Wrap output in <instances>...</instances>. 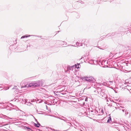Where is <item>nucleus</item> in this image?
Here are the masks:
<instances>
[{
  "label": "nucleus",
  "instance_id": "28",
  "mask_svg": "<svg viewBox=\"0 0 131 131\" xmlns=\"http://www.w3.org/2000/svg\"><path fill=\"white\" fill-rule=\"evenodd\" d=\"M24 128L25 129H30V128H29L28 127H27V126H25L24 127Z\"/></svg>",
  "mask_w": 131,
  "mask_h": 131
},
{
  "label": "nucleus",
  "instance_id": "36",
  "mask_svg": "<svg viewBox=\"0 0 131 131\" xmlns=\"http://www.w3.org/2000/svg\"><path fill=\"white\" fill-rule=\"evenodd\" d=\"M14 89V88H12V89Z\"/></svg>",
  "mask_w": 131,
  "mask_h": 131
},
{
  "label": "nucleus",
  "instance_id": "25",
  "mask_svg": "<svg viewBox=\"0 0 131 131\" xmlns=\"http://www.w3.org/2000/svg\"><path fill=\"white\" fill-rule=\"evenodd\" d=\"M97 61L93 60V64L97 65Z\"/></svg>",
  "mask_w": 131,
  "mask_h": 131
},
{
  "label": "nucleus",
  "instance_id": "14",
  "mask_svg": "<svg viewBox=\"0 0 131 131\" xmlns=\"http://www.w3.org/2000/svg\"><path fill=\"white\" fill-rule=\"evenodd\" d=\"M128 84V83H126V82H125V83H124L121 85V87H122V88H127V85Z\"/></svg>",
  "mask_w": 131,
  "mask_h": 131
},
{
  "label": "nucleus",
  "instance_id": "39",
  "mask_svg": "<svg viewBox=\"0 0 131 131\" xmlns=\"http://www.w3.org/2000/svg\"><path fill=\"white\" fill-rule=\"evenodd\" d=\"M81 131H83L82 130H80Z\"/></svg>",
  "mask_w": 131,
  "mask_h": 131
},
{
  "label": "nucleus",
  "instance_id": "30",
  "mask_svg": "<svg viewBox=\"0 0 131 131\" xmlns=\"http://www.w3.org/2000/svg\"><path fill=\"white\" fill-rule=\"evenodd\" d=\"M78 2H79L81 3V4H83V2L82 1H78Z\"/></svg>",
  "mask_w": 131,
  "mask_h": 131
},
{
  "label": "nucleus",
  "instance_id": "22",
  "mask_svg": "<svg viewBox=\"0 0 131 131\" xmlns=\"http://www.w3.org/2000/svg\"><path fill=\"white\" fill-rule=\"evenodd\" d=\"M37 82L39 84V86H42L43 85L42 82L41 81H37Z\"/></svg>",
  "mask_w": 131,
  "mask_h": 131
},
{
  "label": "nucleus",
  "instance_id": "10",
  "mask_svg": "<svg viewBox=\"0 0 131 131\" xmlns=\"http://www.w3.org/2000/svg\"><path fill=\"white\" fill-rule=\"evenodd\" d=\"M94 80V78L92 77H87L86 81H88L90 82H93L95 81V80Z\"/></svg>",
  "mask_w": 131,
  "mask_h": 131
},
{
  "label": "nucleus",
  "instance_id": "19",
  "mask_svg": "<svg viewBox=\"0 0 131 131\" xmlns=\"http://www.w3.org/2000/svg\"><path fill=\"white\" fill-rule=\"evenodd\" d=\"M37 124L34 123V126L35 127L38 128L39 127L40 124L38 121L37 122Z\"/></svg>",
  "mask_w": 131,
  "mask_h": 131
},
{
  "label": "nucleus",
  "instance_id": "9",
  "mask_svg": "<svg viewBox=\"0 0 131 131\" xmlns=\"http://www.w3.org/2000/svg\"><path fill=\"white\" fill-rule=\"evenodd\" d=\"M77 78H78V79H81L82 81L83 82H84L85 81H86L87 80V77L86 76H77L76 77Z\"/></svg>",
  "mask_w": 131,
  "mask_h": 131
},
{
  "label": "nucleus",
  "instance_id": "38",
  "mask_svg": "<svg viewBox=\"0 0 131 131\" xmlns=\"http://www.w3.org/2000/svg\"><path fill=\"white\" fill-rule=\"evenodd\" d=\"M86 101V99H85V101Z\"/></svg>",
  "mask_w": 131,
  "mask_h": 131
},
{
  "label": "nucleus",
  "instance_id": "40",
  "mask_svg": "<svg viewBox=\"0 0 131 131\" xmlns=\"http://www.w3.org/2000/svg\"><path fill=\"white\" fill-rule=\"evenodd\" d=\"M75 127H75H74V128H76Z\"/></svg>",
  "mask_w": 131,
  "mask_h": 131
},
{
  "label": "nucleus",
  "instance_id": "31",
  "mask_svg": "<svg viewBox=\"0 0 131 131\" xmlns=\"http://www.w3.org/2000/svg\"><path fill=\"white\" fill-rule=\"evenodd\" d=\"M28 104H29L28 105H31L32 104V103H31L30 102H29Z\"/></svg>",
  "mask_w": 131,
  "mask_h": 131
},
{
  "label": "nucleus",
  "instance_id": "20",
  "mask_svg": "<svg viewBox=\"0 0 131 131\" xmlns=\"http://www.w3.org/2000/svg\"><path fill=\"white\" fill-rule=\"evenodd\" d=\"M83 43H80L78 41L77 42H76V44L77 46H82L83 45Z\"/></svg>",
  "mask_w": 131,
  "mask_h": 131
},
{
  "label": "nucleus",
  "instance_id": "33",
  "mask_svg": "<svg viewBox=\"0 0 131 131\" xmlns=\"http://www.w3.org/2000/svg\"><path fill=\"white\" fill-rule=\"evenodd\" d=\"M0 104H4V103L3 102H2L1 103H0Z\"/></svg>",
  "mask_w": 131,
  "mask_h": 131
},
{
  "label": "nucleus",
  "instance_id": "21",
  "mask_svg": "<svg viewBox=\"0 0 131 131\" xmlns=\"http://www.w3.org/2000/svg\"><path fill=\"white\" fill-rule=\"evenodd\" d=\"M72 67H74V66H72L71 67L68 66L67 68V71H69V70H70L71 69Z\"/></svg>",
  "mask_w": 131,
  "mask_h": 131
},
{
  "label": "nucleus",
  "instance_id": "35",
  "mask_svg": "<svg viewBox=\"0 0 131 131\" xmlns=\"http://www.w3.org/2000/svg\"><path fill=\"white\" fill-rule=\"evenodd\" d=\"M39 37L40 38H41V36H40Z\"/></svg>",
  "mask_w": 131,
  "mask_h": 131
},
{
  "label": "nucleus",
  "instance_id": "2",
  "mask_svg": "<svg viewBox=\"0 0 131 131\" xmlns=\"http://www.w3.org/2000/svg\"><path fill=\"white\" fill-rule=\"evenodd\" d=\"M97 91L98 94L100 95L101 97L103 99H105V100L107 102H108V101L106 99L107 97V96L106 93H105V90L104 89H100L97 90Z\"/></svg>",
  "mask_w": 131,
  "mask_h": 131
},
{
  "label": "nucleus",
  "instance_id": "18",
  "mask_svg": "<svg viewBox=\"0 0 131 131\" xmlns=\"http://www.w3.org/2000/svg\"><path fill=\"white\" fill-rule=\"evenodd\" d=\"M118 109L120 110H122L123 112H124L125 110L124 107L122 106L118 107Z\"/></svg>",
  "mask_w": 131,
  "mask_h": 131
},
{
  "label": "nucleus",
  "instance_id": "23",
  "mask_svg": "<svg viewBox=\"0 0 131 131\" xmlns=\"http://www.w3.org/2000/svg\"><path fill=\"white\" fill-rule=\"evenodd\" d=\"M111 121V118L110 116L108 117V119L107 121V123H110Z\"/></svg>",
  "mask_w": 131,
  "mask_h": 131
},
{
  "label": "nucleus",
  "instance_id": "16",
  "mask_svg": "<svg viewBox=\"0 0 131 131\" xmlns=\"http://www.w3.org/2000/svg\"><path fill=\"white\" fill-rule=\"evenodd\" d=\"M34 35H26L24 36H23L21 38V39L24 38H27L28 37H29L31 36H33Z\"/></svg>",
  "mask_w": 131,
  "mask_h": 131
},
{
  "label": "nucleus",
  "instance_id": "42",
  "mask_svg": "<svg viewBox=\"0 0 131 131\" xmlns=\"http://www.w3.org/2000/svg\"><path fill=\"white\" fill-rule=\"evenodd\" d=\"M37 36V37H38V36Z\"/></svg>",
  "mask_w": 131,
  "mask_h": 131
},
{
  "label": "nucleus",
  "instance_id": "4",
  "mask_svg": "<svg viewBox=\"0 0 131 131\" xmlns=\"http://www.w3.org/2000/svg\"><path fill=\"white\" fill-rule=\"evenodd\" d=\"M29 87H32L33 88V83H31L29 84H28L27 83H25L24 82H23L21 86V88H28Z\"/></svg>",
  "mask_w": 131,
  "mask_h": 131
},
{
  "label": "nucleus",
  "instance_id": "29",
  "mask_svg": "<svg viewBox=\"0 0 131 131\" xmlns=\"http://www.w3.org/2000/svg\"><path fill=\"white\" fill-rule=\"evenodd\" d=\"M67 46H73V47H75V46L71 45H68Z\"/></svg>",
  "mask_w": 131,
  "mask_h": 131
},
{
  "label": "nucleus",
  "instance_id": "37",
  "mask_svg": "<svg viewBox=\"0 0 131 131\" xmlns=\"http://www.w3.org/2000/svg\"><path fill=\"white\" fill-rule=\"evenodd\" d=\"M60 31H58L57 32H59Z\"/></svg>",
  "mask_w": 131,
  "mask_h": 131
},
{
  "label": "nucleus",
  "instance_id": "24",
  "mask_svg": "<svg viewBox=\"0 0 131 131\" xmlns=\"http://www.w3.org/2000/svg\"><path fill=\"white\" fill-rule=\"evenodd\" d=\"M80 66V64L78 63L77 64V65L75 64V67L76 68H77L78 69L79 68V66Z\"/></svg>",
  "mask_w": 131,
  "mask_h": 131
},
{
  "label": "nucleus",
  "instance_id": "12",
  "mask_svg": "<svg viewBox=\"0 0 131 131\" xmlns=\"http://www.w3.org/2000/svg\"><path fill=\"white\" fill-rule=\"evenodd\" d=\"M127 89L128 90H131V82L129 81L128 84L127 85Z\"/></svg>",
  "mask_w": 131,
  "mask_h": 131
},
{
  "label": "nucleus",
  "instance_id": "1",
  "mask_svg": "<svg viewBox=\"0 0 131 131\" xmlns=\"http://www.w3.org/2000/svg\"><path fill=\"white\" fill-rule=\"evenodd\" d=\"M51 116H53L57 118H59L66 122L67 123V125L68 126V129L71 128V126H72V124L70 123L71 120H72V119L71 118H70V117L68 118V119L63 116H58L54 115Z\"/></svg>",
  "mask_w": 131,
  "mask_h": 131
},
{
  "label": "nucleus",
  "instance_id": "26",
  "mask_svg": "<svg viewBox=\"0 0 131 131\" xmlns=\"http://www.w3.org/2000/svg\"><path fill=\"white\" fill-rule=\"evenodd\" d=\"M89 63L91 64H93V60H90L89 61Z\"/></svg>",
  "mask_w": 131,
  "mask_h": 131
},
{
  "label": "nucleus",
  "instance_id": "17",
  "mask_svg": "<svg viewBox=\"0 0 131 131\" xmlns=\"http://www.w3.org/2000/svg\"><path fill=\"white\" fill-rule=\"evenodd\" d=\"M0 117L3 118H6V117H7L9 119H12V118H9L5 115H3L2 114H0Z\"/></svg>",
  "mask_w": 131,
  "mask_h": 131
},
{
  "label": "nucleus",
  "instance_id": "6",
  "mask_svg": "<svg viewBox=\"0 0 131 131\" xmlns=\"http://www.w3.org/2000/svg\"><path fill=\"white\" fill-rule=\"evenodd\" d=\"M97 110H92L89 112H87V114L91 116H93L94 115L97 114Z\"/></svg>",
  "mask_w": 131,
  "mask_h": 131
},
{
  "label": "nucleus",
  "instance_id": "11",
  "mask_svg": "<svg viewBox=\"0 0 131 131\" xmlns=\"http://www.w3.org/2000/svg\"><path fill=\"white\" fill-rule=\"evenodd\" d=\"M117 34V32H114L112 33H109L106 36H107V37H108L110 36H113Z\"/></svg>",
  "mask_w": 131,
  "mask_h": 131
},
{
  "label": "nucleus",
  "instance_id": "34",
  "mask_svg": "<svg viewBox=\"0 0 131 131\" xmlns=\"http://www.w3.org/2000/svg\"><path fill=\"white\" fill-rule=\"evenodd\" d=\"M34 100H31V102H34Z\"/></svg>",
  "mask_w": 131,
  "mask_h": 131
},
{
  "label": "nucleus",
  "instance_id": "15",
  "mask_svg": "<svg viewBox=\"0 0 131 131\" xmlns=\"http://www.w3.org/2000/svg\"><path fill=\"white\" fill-rule=\"evenodd\" d=\"M86 115V113L85 112H84V113H82L81 112H79V113L78 115L79 116H85Z\"/></svg>",
  "mask_w": 131,
  "mask_h": 131
},
{
  "label": "nucleus",
  "instance_id": "13",
  "mask_svg": "<svg viewBox=\"0 0 131 131\" xmlns=\"http://www.w3.org/2000/svg\"><path fill=\"white\" fill-rule=\"evenodd\" d=\"M39 83H38L37 81L33 83V88H35L36 87L39 86Z\"/></svg>",
  "mask_w": 131,
  "mask_h": 131
},
{
  "label": "nucleus",
  "instance_id": "32",
  "mask_svg": "<svg viewBox=\"0 0 131 131\" xmlns=\"http://www.w3.org/2000/svg\"><path fill=\"white\" fill-rule=\"evenodd\" d=\"M28 131H33L30 128V129H29Z\"/></svg>",
  "mask_w": 131,
  "mask_h": 131
},
{
  "label": "nucleus",
  "instance_id": "8",
  "mask_svg": "<svg viewBox=\"0 0 131 131\" xmlns=\"http://www.w3.org/2000/svg\"><path fill=\"white\" fill-rule=\"evenodd\" d=\"M56 43L57 44L61 45L63 46V47H65L66 46H64V44L66 43V45H67V43L64 41H63L61 40H58L57 41Z\"/></svg>",
  "mask_w": 131,
  "mask_h": 131
},
{
  "label": "nucleus",
  "instance_id": "27",
  "mask_svg": "<svg viewBox=\"0 0 131 131\" xmlns=\"http://www.w3.org/2000/svg\"><path fill=\"white\" fill-rule=\"evenodd\" d=\"M125 116H126L127 114H128V111H127L126 110H125Z\"/></svg>",
  "mask_w": 131,
  "mask_h": 131
},
{
  "label": "nucleus",
  "instance_id": "7",
  "mask_svg": "<svg viewBox=\"0 0 131 131\" xmlns=\"http://www.w3.org/2000/svg\"><path fill=\"white\" fill-rule=\"evenodd\" d=\"M97 110V114L98 115H102L103 114V110L102 108H96Z\"/></svg>",
  "mask_w": 131,
  "mask_h": 131
},
{
  "label": "nucleus",
  "instance_id": "41",
  "mask_svg": "<svg viewBox=\"0 0 131 131\" xmlns=\"http://www.w3.org/2000/svg\"><path fill=\"white\" fill-rule=\"evenodd\" d=\"M75 127H75H74V128H76Z\"/></svg>",
  "mask_w": 131,
  "mask_h": 131
},
{
  "label": "nucleus",
  "instance_id": "3",
  "mask_svg": "<svg viewBox=\"0 0 131 131\" xmlns=\"http://www.w3.org/2000/svg\"><path fill=\"white\" fill-rule=\"evenodd\" d=\"M106 84L109 86V87L112 89H114L116 87L115 82V81H107Z\"/></svg>",
  "mask_w": 131,
  "mask_h": 131
},
{
  "label": "nucleus",
  "instance_id": "5",
  "mask_svg": "<svg viewBox=\"0 0 131 131\" xmlns=\"http://www.w3.org/2000/svg\"><path fill=\"white\" fill-rule=\"evenodd\" d=\"M90 41V39H82V42L84 43V45H85L86 47H87L88 46H89L91 45Z\"/></svg>",
  "mask_w": 131,
  "mask_h": 131
}]
</instances>
